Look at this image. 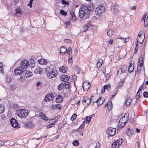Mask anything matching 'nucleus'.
I'll return each mask as SVG.
<instances>
[{
	"instance_id": "61",
	"label": "nucleus",
	"mask_w": 148,
	"mask_h": 148,
	"mask_svg": "<svg viewBox=\"0 0 148 148\" xmlns=\"http://www.w3.org/2000/svg\"><path fill=\"white\" fill-rule=\"evenodd\" d=\"M143 96L145 97H148V92L145 91L143 93Z\"/></svg>"
},
{
	"instance_id": "52",
	"label": "nucleus",
	"mask_w": 148,
	"mask_h": 148,
	"mask_svg": "<svg viewBox=\"0 0 148 148\" xmlns=\"http://www.w3.org/2000/svg\"><path fill=\"white\" fill-rule=\"evenodd\" d=\"M86 25L90 29H91L93 26V25L91 24V22L90 21H89L88 22V23L86 24Z\"/></svg>"
},
{
	"instance_id": "34",
	"label": "nucleus",
	"mask_w": 148,
	"mask_h": 148,
	"mask_svg": "<svg viewBox=\"0 0 148 148\" xmlns=\"http://www.w3.org/2000/svg\"><path fill=\"white\" fill-rule=\"evenodd\" d=\"M71 20L73 21H75L76 17L75 14L74 12H72L71 13Z\"/></svg>"
},
{
	"instance_id": "3",
	"label": "nucleus",
	"mask_w": 148,
	"mask_h": 148,
	"mask_svg": "<svg viewBox=\"0 0 148 148\" xmlns=\"http://www.w3.org/2000/svg\"><path fill=\"white\" fill-rule=\"evenodd\" d=\"M116 129L112 127H109L106 131V133L108 137H111L114 136L116 133Z\"/></svg>"
},
{
	"instance_id": "19",
	"label": "nucleus",
	"mask_w": 148,
	"mask_h": 148,
	"mask_svg": "<svg viewBox=\"0 0 148 148\" xmlns=\"http://www.w3.org/2000/svg\"><path fill=\"white\" fill-rule=\"evenodd\" d=\"M125 105L127 107H129L132 101L131 98L129 97H126L125 98Z\"/></svg>"
},
{
	"instance_id": "43",
	"label": "nucleus",
	"mask_w": 148,
	"mask_h": 148,
	"mask_svg": "<svg viewBox=\"0 0 148 148\" xmlns=\"http://www.w3.org/2000/svg\"><path fill=\"white\" fill-rule=\"evenodd\" d=\"M134 69V67L132 66V64H130L129 66L128 71L130 73L132 72Z\"/></svg>"
},
{
	"instance_id": "4",
	"label": "nucleus",
	"mask_w": 148,
	"mask_h": 148,
	"mask_svg": "<svg viewBox=\"0 0 148 148\" xmlns=\"http://www.w3.org/2000/svg\"><path fill=\"white\" fill-rule=\"evenodd\" d=\"M105 8L104 6L100 5L97 7L95 10V12L97 14L100 16L105 10Z\"/></svg>"
},
{
	"instance_id": "16",
	"label": "nucleus",
	"mask_w": 148,
	"mask_h": 148,
	"mask_svg": "<svg viewBox=\"0 0 148 148\" xmlns=\"http://www.w3.org/2000/svg\"><path fill=\"white\" fill-rule=\"evenodd\" d=\"M111 87V86L109 84L108 85L106 84L104 85L102 89L101 93L102 94H103L104 92L106 89H107V90L108 91L110 90Z\"/></svg>"
},
{
	"instance_id": "45",
	"label": "nucleus",
	"mask_w": 148,
	"mask_h": 148,
	"mask_svg": "<svg viewBox=\"0 0 148 148\" xmlns=\"http://www.w3.org/2000/svg\"><path fill=\"white\" fill-rule=\"evenodd\" d=\"M25 78L24 76H23V75H20L19 77H18V78L21 82H24L25 80Z\"/></svg>"
},
{
	"instance_id": "23",
	"label": "nucleus",
	"mask_w": 148,
	"mask_h": 148,
	"mask_svg": "<svg viewBox=\"0 0 148 148\" xmlns=\"http://www.w3.org/2000/svg\"><path fill=\"white\" fill-rule=\"evenodd\" d=\"M86 6L87 8V9L88 12H89V13L90 11L93 10L94 9V6L93 3L89 4L87 6Z\"/></svg>"
},
{
	"instance_id": "51",
	"label": "nucleus",
	"mask_w": 148,
	"mask_h": 148,
	"mask_svg": "<svg viewBox=\"0 0 148 148\" xmlns=\"http://www.w3.org/2000/svg\"><path fill=\"white\" fill-rule=\"evenodd\" d=\"M5 107L2 105L0 104V114H1L3 112Z\"/></svg>"
},
{
	"instance_id": "17",
	"label": "nucleus",
	"mask_w": 148,
	"mask_h": 148,
	"mask_svg": "<svg viewBox=\"0 0 148 148\" xmlns=\"http://www.w3.org/2000/svg\"><path fill=\"white\" fill-rule=\"evenodd\" d=\"M28 64L30 68H33L35 65V61L33 59H31L28 62Z\"/></svg>"
},
{
	"instance_id": "32",
	"label": "nucleus",
	"mask_w": 148,
	"mask_h": 148,
	"mask_svg": "<svg viewBox=\"0 0 148 148\" xmlns=\"http://www.w3.org/2000/svg\"><path fill=\"white\" fill-rule=\"evenodd\" d=\"M143 62L138 61L137 68L138 71V70L140 71L141 70L142 67L143 66Z\"/></svg>"
},
{
	"instance_id": "38",
	"label": "nucleus",
	"mask_w": 148,
	"mask_h": 148,
	"mask_svg": "<svg viewBox=\"0 0 148 148\" xmlns=\"http://www.w3.org/2000/svg\"><path fill=\"white\" fill-rule=\"evenodd\" d=\"M85 86V87L84 86L83 88L84 91H87L89 89L90 87V83L88 84L86 86Z\"/></svg>"
},
{
	"instance_id": "29",
	"label": "nucleus",
	"mask_w": 148,
	"mask_h": 148,
	"mask_svg": "<svg viewBox=\"0 0 148 148\" xmlns=\"http://www.w3.org/2000/svg\"><path fill=\"white\" fill-rule=\"evenodd\" d=\"M118 6L117 5H115L112 7V10L114 14H116L118 11Z\"/></svg>"
},
{
	"instance_id": "8",
	"label": "nucleus",
	"mask_w": 148,
	"mask_h": 148,
	"mask_svg": "<svg viewBox=\"0 0 148 148\" xmlns=\"http://www.w3.org/2000/svg\"><path fill=\"white\" fill-rule=\"evenodd\" d=\"M21 67L23 69H26L28 66V60L26 59L22 60L21 62Z\"/></svg>"
},
{
	"instance_id": "11",
	"label": "nucleus",
	"mask_w": 148,
	"mask_h": 148,
	"mask_svg": "<svg viewBox=\"0 0 148 148\" xmlns=\"http://www.w3.org/2000/svg\"><path fill=\"white\" fill-rule=\"evenodd\" d=\"M57 120L56 119H55L50 120L49 122V124L47 125V128H48L54 126Z\"/></svg>"
},
{
	"instance_id": "37",
	"label": "nucleus",
	"mask_w": 148,
	"mask_h": 148,
	"mask_svg": "<svg viewBox=\"0 0 148 148\" xmlns=\"http://www.w3.org/2000/svg\"><path fill=\"white\" fill-rule=\"evenodd\" d=\"M92 118V117L91 116H87L86 117V120H84V122L88 123L90 121Z\"/></svg>"
},
{
	"instance_id": "31",
	"label": "nucleus",
	"mask_w": 148,
	"mask_h": 148,
	"mask_svg": "<svg viewBox=\"0 0 148 148\" xmlns=\"http://www.w3.org/2000/svg\"><path fill=\"white\" fill-rule=\"evenodd\" d=\"M103 62L102 59H99L98 60L97 63V66L98 68H99L101 67Z\"/></svg>"
},
{
	"instance_id": "60",
	"label": "nucleus",
	"mask_w": 148,
	"mask_h": 148,
	"mask_svg": "<svg viewBox=\"0 0 148 148\" xmlns=\"http://www.w3.org/2000/svg\"><path fill=\"white\" fill-rule=\"evenodd\" d=\"M6 81L8 83L10 82H11V78L10 77H7L6 78Z\"/></svg>"
},
{
	"instance_id": "58",
	"label": "nucleus",
	"mask_w": 148,
	"mask_h": 148,
	"mask_svg": "<svg viewBox=\"0 0 148 148\" xmlns=\"http://www.w3.org/2000/svg\"><path fill=\"white\" fill-rule=\"evenodd\" d=\"M61 3L63 5H65V6L66 5H69V2L66 1L64 0H61Z\"/></svg>"
},
{
	"instance_id": "22",
	"label": "nucleus",
	"mask_w": 148,
	"mask_h": 148,
	"mask_svg": "<svg viewBox=\"0 0 148 148\" xmlns=\"http://www.w3.org/2000/svg\"><path fill=\"white\" fill-rule=\"evenodd\" d=\"M105 99L102 97H100L99 99L96 100V102L98 106H100L104 102Z\"/></svg>"
},
{
	"instance_id": "49",
	"label": "nucleus",
	"mask_w": 148,
	"mask_h": 148,
	"mask_svg": "<svg viewBox=\"0 0 148 148\" xmlns=\"http://www.w3.org/2000/svg\"><path fill=\"white\" fill-rule=\"evenodd\" d=\"M16 87V85L14 84H12L10 85V88L12 90H14Z\"/></svg>"
},
{
	"instance_id": "1",
	"label": "nucleus",
	"mask_w": 148,
	"mask_h": 148,
	"mask_svg": "<svg viewBox=\"0 0 148 148\" xmlns=\"http://www.w3.org/2000/svg\"><path fill=\"white\" fill-rule=\"evenodd\" d=\"M86 6L83 7L80 9L79 16L80 18L86 19L89 16V12H88Z\"/></svg>"
},
{
	"instance_id": "62",
	"label": "nucleus",
	"mask_w": 148,
	"mask_h": 148,
	"mask_svg": "<svg viewBox=\"0 0 148 148\" xmlns=\"http://www.w3.org/2000/svg\"><path fill=\"white\" fill-rule=\"evenodd\" d=\"M143 56L141 55L138 58V61L143 62Z\"/></svg>"
},
{
	"instance_id": "59",
	"label": "nucleus",
	"mask_w": 148,
	"mask_h": 148,
	"mask_svg": "<svg viewBox=\"0 0 148 148\" xmlns=\"http://www.w3.org/2000/svg\"><path fill=\"white\" fill-rule=\"evenodd\" d=\"M126 116V119H127L128 118V114H126L125 115H124L122 118L120 120V122L121 121H123V120L125 118V116Z\"/></svg>"
},
{
	"instance_id": "63",
	"label": "nucleus",
	"mask_w": 148,
	"mask_h": 148,
	"mask_svg": "<svg viewBox=\"0 0 148 148\" xmlns=\"http://www.w3.org/2000/svg\"><path fill=\"white\" fill-rule=\"evenodd\" d=\"M106 79L108 80L111 77V75H109V74L108 73L106 75Z\"/></svg>"
},
{
	"instance_id": "15",
	"label": "nucleus",
	"mask_w": 148,
	"mask_h": 148,
	"mask_svg": "<svg viewBox=\"0 0 148 148\" xmlns=\"http://www.w3.org/2000/svg\"><path fill=\"white\" fill-rule=\"evenodd\" d=\"M53 99V95L52 93L48 94L45 97V101H48L49 100H52Z\"/></svg>"
},
{
	"instance_id": "9",
	"label": "nucleus",
	"mask_w": 148,
	"mask_h": 148,
	"mask_svg": "<svg viewBox=\"0 0 148 148\" xmlns=\"http://www.w3.org/2000/svg\"><path fill=\"white\" fill-rule=\"evenodd\" d=\"M22 74H23L25 77H30L32 75V73L27 70L23 71Z\"/></svg>"
},
{
	"instance_id": "7",
	"label": "nucleus",
	"mask_w": 148,
	"mask_h": 148,
	"mask_svg": "<svg viewBox=\"0 0 148 148\" xmlns=\"http://www.w3.org/2000/svg\"><path fill=\"white\" fill-rule=\"evenodd\" d=\"M141 32H140L138 34V38L137 39V43L142 44L143 42V40L145 38V35L141 34Z\"/></svg>"
},
{
	"instance_id": "28",
	"label": "nucleus",
	"mask_w": 148,
	"mask_h": 148,
	"mask_svg": "<svg viewBox=\"0 0 148 148\" xmlns=\"http://www.w3.org/2000/svg\"><path fill=\"white\" fill-rule=\"evenodd\" d=\"M106 106H107L109 110H111L112 108V105L111 101H109L106 104Z\"/></svg>"
},
{
	"instance_id": "56",
	"label": "nucleus",
	"mask_w": 148,
	"mask_h": 148,
	"mask_svg": "<svg viewBox=\"0 0 148 148\" xmlns=\"http://www.w3.org/2000/svg\"><path fill=\"white\" fill-rule=\"evenodd\" d=\"M116 142H118L119 145H121L123 142V140L122 139L116 140H115Z\"/></svg>"
},
{
	"instance_id": "47",
	"label": "nucleus",
	"mask_w": 148,
	"mask_h": 148,
	"mask_svg": "<svg viewBox=\"0 0 148 148\" xmlns=\"http://www.w3.org/2000/svg\"><path fill=\"white\" fill-rule=\"evenodd\" d=\"M73 144L74 146H77L79 145V143L77 140H76L73 142Z\"/></svg>"
},
{
	"instance_id": "33",
	"label": "nucleus",
	"mask_w": 148,
	"mask_h": 148,
	"mask_svg": "<svg viewBox=\"0 0 148 148\" xmlns=\"http://www.w3.org/2000/svg\"><path fill=\"white\" fill-rule=\"evenodd\" d=\"M146 16L147 14H145L144 15L143 18L142 19L141 21L142 22H143L144 23V25L145 27H147L148 26V22L146 21L147 23H145V19L146 18Z\"/></svg>"
},
{
	"instance_id": "18",
	"label": "nucleus",
	"mask_w": 148,
	"mask_h": 148,
	"mask_svg": "<svg viewBox=\"0 0 148 148\" xmlns=\"http://www.w3.org/2000/svg\"><path fill=\"white\" fill-rule=\"evenodd\" d=\"M60 79L61 81L64 82H67L69 79V76L65 75H62Z\"/></svg>"
},
{
	"instance_id": "2",
	"label": "nucleus",
	"mask_w": 148,
	"mask_h": 148,
	"mask_svg": "<svg viewBox=\"0 0 148 148\" xmlns=\"http://www.w3.org/2000/svg\"><path fill=\"white\" fill-rule=\"evenodd\" d=\"M45 73L47 76L50 78H52L56 77L57 74V71L54 69H51L48 67L46 68Z\"/></svg>"
},
{
	"instance_id": "44",
	"label": "nucleus",
	"mask_w": 148,
	"mask_h": 148,
	"mask_svg": "<svg viewBox=\"0 0 148 148\" xmlns=\"http://www.w3.org/2000/svg\"><path fill=\"white\" fill-rule=\"evenodd\" d=\"M123 84V81H121L118 83V85L116 89H119L121 87Z\"/></svg>"
},
{
	"instance_id": "10",
	"label": "nucleus",
	"mask_w": 148,
	"mask_h": 148,
	"mask_svg": "<svg viewBox=\"0 0 148 148\" xmlns=\"http://www.w3.org/2000/svg\"><path fill=\"white\" fill-rule=\"evenodd\" d=\"M10 123L11 125L13 127H16L18 126V123L14 118H12L11 119Z\"/></svg>"
},
{
	"instance_id": "35",
	"label": "nucleus",
	"mask_w": 148,
	"mask_h": 148,
	"mask_svg": "<svg viewBox=\"0 0 148 148\" xmlns=\"http://www.w3.org/2000/svg\"><path fill=\"white\" fill-rule=\"evenodd\" d=\"M40 117L45 121H47L48 120V118L43 113H40Z\"/></svg>"
},
{
	"instance_id": "36",
	"label": "nucleus",
	"mask_w": 148,
	"mask_h": 148,
	"mask_svg": "<svg viewBox=\"0 0 148 148\" xmlns=\"http://www.w3.org/2000/svg\"><path fill=\"white\" fill-rule=\"evenodd\" d=\"M127 69V66L126 65H123L121 68V70L122 72L124 73L126 71Z\"/></svg>"
},
{
	"instance_id": "48",
	"label": "nucleus",
	"mask_w": 148,
	"mask_h": 148,
	"mask_svg": "<svg viewBox=\"0 0 148 148\" xmlns=\"http://www.w3.org/2000/svg\"><path fill=\"white\" fill-rule=\"evenodd\" d=\"M3 63L0 62V72L3 73L4 71L3 68Z\"/></svg>"
},
{
	"instance_id": "50",
	"label": "nucleus",
	"mask_w": 148,
	"mask_h": 148,
	"mask_svg": "<svg viewBox=\"0 0 148 148\" xmlns=\"http://www.w3.org/2000/svg\"><path fill=\"white\" fill-rule=\"evenodd\" d=\"M73 69L76 70L77 71V73H79L80 71V69L77 66H74L73 67Z\"/></svg>"
},
{
	"instance_id": "21",
	"label": "nucleus",
	"mask_w": 148,
	"mask_h": 148,
	"mask_svg": "<svg viewBox=\"0 0 148 148\" xmlns=\"http://www.w3.org/2000/svg\"><path fill=\"white\" fill-rule=\"evenodd\" d=\"M66 48L64 46L61 47L60 49V53L61 55H63L66 53Z\"/></svg>"
},
{
	"instance_id": "46",
	"label": "nucleus",
	"mask_w": 148,
	"mask_h": 148,
	"mask_svg": "<svg viewBox=\"0 0 148 148\" xmlns=\"http://www.w3.org/2000/svg\"><path fill=\"white\" fill-rule=\"evenodd\" d=\"M34 72L35 73H38L40 74L42 73L41 69L40 68H37L35 69Z\"/></svg>"
},
{
	"instance_id": "39",
	"label": "nucleus",
	"mask_w": 148,
	"mask_h": 148,
	"mask_svg": "<svg viewBox=\"0 0 148 148\" xmlns=\"http://www.w3.org/2000/svg\"><path fill=\"white\" fill-rule=\"evenodd\" d=\"M120 145L118 144V142H116L115 141V142L112 144V146L113 148H118Z\"/></svg>"
},
{
	"instance_id": "54",
	"label": "nucleus",
	"mask_w": 148,
	"mask_h": 148,
	"mask_svg": "<svg viewBox=\"0 0 148 148\" xmlns=\"http://www.w3.org/2000/svg\"><path fill=\"white\" fill-rule=\"evenodd\" d=\"M60 13V14L66 16L67 15V12H66L63 10H61Z\"/></svg>"
},
{
	"instance_id": "53",
	"label": "nucleus",
	"mask_w": 148,
	"mask_h": 148,
	"mask_svg": "<svg viewBox=\"0 0 148 148\" xmlns=\"http://www.w3.org/2000/svg\"><path fill=\"white\" fill-rule=\"evenodd\" d=\"M72 49L70 47H69L68 49H67V51H66V52L67 54L70 55V54L72 53Z\"/></svg>"
},
{
	"instance_id": "12",
	"label": "nucleus",
	"mask_w": 148,
	"mask_h": 148,
	"mask_svg": "<svg viewBox=\"0 0 148 148\" xmlns=\"http://www.w3.org/2000/svg\"><path fill=\"white\" fill-rule=\"evenodd\" d=\"M23 71V69L21 67L16 68L14 70V73L16 75H20L21 74H22Z\"/></svg>"
},
{
	"instance_id": "5",
	"label": "nucleus",
	"mask_w": 148,
	"mask_h": 148,
	"mask_svg": "<svg viewBox=\"0 0 148 148\" xmlns=\"http://www.w3.org/2000/svg\"><path fill=\"white\" fill-rule=\"evenodd\" d=\"M82 102L84 105L87 106L91 102H92V98H89L88 97H84Z\"/></svg>"
},
{
	"instance_id": "13",
	"label": "nucleus",
	"mask_w": 148,
	"mask_h": 148,
	"mask_svg": "<svg viewBox=\"0 0 148 148\" xmlns=\"http://www.w3.org/2000/svg\"><path fill=\"white\" fill-rule=\"evenodd\" d=\"M34 124L33 122L31 121H29L28 122L25 124V128H32L34 127Z\"/></svg>"
},
{
	"instance_id": "55",
	"label": "nucleus",
	"mask_w": 148,
	"mask_h": 148,
	"mask_svg": "<svg viewBox=\"0 0 148 148\" xmlns=\"http://www.w3.org/2000/svg\"><path fill=\"white\" fill-rule=\"evenodd\" d=\"M77 116V115L76 114H74L72 116L71 118V120L72 121L75 120Z\"/></svg>"
},
{
	"instance_id": "64",
	"label": "nucleus",
	"mask_w": 148,
	"mask_h": 148,
	"mask_svg": "<svg viewBox=\"0 0 148 148\" xmlns=\"http://www.w3.org/2000/svg\"><path fill=\"white\" fill-rule=\"evenodd\" d=\"M139 92H138V91L136 93V100L138 99L139 98L140 95V94L139 93Z\"/></svg>"
},
{
	"instance_id": "27",
	"label": "nucleus",
	"mask_w": 148,
	"mask_h": 148,
	"mask_svg": "<svg viewBox=\"0 0 148 148\" xmlns=\"http://www.w3.org/2000/svg\"><path fill=\"white\" fill-rule=\"evenodd\" d=\"M39 64L42 65H45L47 63V61L44 59H40L38 60Z\"/></svg>"
},
{
	"instance_id": "42",
	"label": "nucleus",
	"mask_w": 148,
	"mask_h": 148,
	"mask_svg": "<svg viewBox=\"0 0 148 148\" xmlns=\"http://www.w3.org/2000/svg\"><path fill=\"white\" fill-rule=\"evenodd\" d=\"M64 83H62L60 84L58 86V90L59 91H61L62 90L63 88L64 87Z\"/></svg>"
},
{
	"instance_id": "57",
	"label": "nucleus",
	"mask_w": 148,
	"mask_h": 148,
	"mask_svg": "<svg viewBox=\"0 0 148 148\" xmlns=\"http://www.w3.org/2000/svg\"><path fill=\"white\" fill-rule=\"evenodd\" d=\"M90 29L86 25L84 26L82 28V30L83 32H86V30Z\"/></svg>"
},
{
	"instance_id": "25",
	"label": "nucleus",
	"mask_w": 148,
	"mask_h": 148,
	"mask_svg": "<svg viewBox=\"0 0 148 148\" xmlns=\"http://www.w3.org/2000/svg\"><path fill=\"white\" fill-rule=\"evenodd\" d=\"M68 70V68L65 66H62L60 67L59 68V71L60 72L63 73H65Z\"/></svg>"
},
{
	"instance_id": "6",
	"label": "nucleus",
	"mask_w": 148,
	"mask_h": 148,
	"mask_svg": "<svg viewBox=\"0 0 148 148\" xmlns=\"http://www.w3.org/2000/svg\"><path fill=\"white\" fill-rule=\"evenodd\" d=\"M19 111L20 113L18 114V116L21 118H25L28 115V111L27 110L21 109Z\"/></svg>"
},
{
	"instance_id": "41",
	"label": "nucleus",
	"mask_w": 148,
	"mask_h": 148,
	"mask_svg": "<svg viewBox=\"0 0 148 148\" xmlns=\"http://www.w3.org/2000/svg\"><path fill=\"white\" fill-rule=\"evenodd\" d=\"M64 85L66 89H69L70 86V83L68 82H65L64 83Z\"/></svg>"
},
{
	"instance_id": "20",
	"label": "nucleus",
	"mask_w": 148,
	"mask_h": 148,
	"mask_svg": "<svg viewBox=\"0 0 148 148\" xmlns=\"http://www.w3.org/2000/svg\"><path fill=\"white\" fill-rule=\"evenodd\" d=\"M51 108L53 110H60L62 108V106L59 104H54L52 105Z\"/></svg>"
},
{
	"instance_id": "40",
	"label": "nucleus",
	"mask_w": 148,
	"mask_h": 148,
	"mask_svg": "<svg viewBox=\"0 0 148 148\" xmlns=\"http://www.w3.org/2000/svg\"><path fill=\"white\" fill-rule=\"evenodd\" d=\"M113 33V31L112 29H109L107 32V34L109 36H111Z\"/></svg>"
},
{
	"instance_id": "14",
	"label": "nucleus",
	"mask_w": 148,
	"mask_h": 148,
	"mask_svg": "<svg viewBox=\"0 0 148 148\" xmlns=\"http://www.w3.org/2000/svg\"><path fill=\"white\" fill-rule=\"evenodd\" d=\"M127 122H123L122 121L120 122V120L119 121L118 124L117 125V130H120L125 126V125L126 123Z\"/></svg>"
},
{
	"instance_id": "30",
	"label": "nucleus",
	"mask_w": 148,
	"mask_h": 148,
	"mask_svg": "<svg viewBox=\"0 0 148 148\" xmlns=\"http://www.w3.org/2000/svg\"><path fill=\"white\" fill-rule=\"evenodd\" d=\"M63 100V98L60 95H59L58 97L56 99V101L57 103L61 102Z\"/></svg>"
},
{
	"instance_id": "26",
	"label": "nucleus",
	"mask_w": 148,
	"mask_h": 148,
	"mask_svg": "<svg viewBox=\"0 0 148 148\" xmlns=\"http://www.w3.org/2000/svg\"><path fill=\"white\" fill-rule=\"evenodd\" d=\"M16 12L15 14L17 16H19L22 13L21 8H18L16 10Z\"/></svg>"
},
{
	"instance_id": "24",
	"label": "nucleus",
	"mask_w": 148,
	"mask_h": 148,
	"mask_svg": "<svg viewBox=\"0 0 148 148\" xmlns=\"http://www.w3.org/2000/svg\"><path fill=\"white\" fill-rule=\"evenodd\" d=\"M134 130L132 129H130V127H128L127 131V135L129 136H131L133 134Z\"/></svg>"
}]
</instances>
